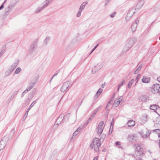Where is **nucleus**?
I'll return each mask as SVG.
<instances>
[{"label": "nucleus", "instance_id": "obj_53", "mask_svg": "<svg viewBox=\"0 0 160 160\" xmlns=\"http://www.w3.org/2000/svg\"><path fill=\"white\" fill-rule=\"evenodd\" d=\"M82 128L80 127H79L77 129V130H78V131L79 132H80L81 129H82Z\"/></svg>", "mask_w": 160, "mask_h": 160}, {"label": "nucleus", "instance_id": "obj_49", "mask_svg": "<svg viewBox=\"0 0 160 160\" xmlns=\"http://www.w3.org/2000/svg\"><path fill=\"white\" fill-rule=\"evenodd\" d=\"M113 101V99H112V98H111L110 99V100L108 102V104H111V103Z\"/></svg>", "mask_w": 160, "mask_h": 160}, {"label": "nucleus", "instance_id": "obj_58", "mask_svg": "<svg viewBox=\"0 0 160 160\" xmlns=\"http://www.w3.org/2000/svg\"><path fill=\"white\" fill-rule=\"evenodd\" d=\"M69 115H70L69 113L67 114L66 116L65 117H64V121L65 120V118H66V117H69Z\"/></svg>", "mask_w": 160, "mask_h": 160}, {"label": "nucleus", "instance_id": "obj_16", "mask_svg": "<svg viewBox=\"0 0 160 160\" xmlns=\"http://www.w3.org/2000/svg\"><path fill=\"white\" fill-rule=\"evenodd\" d=\"M101 68V67L100 66H99L98 65H97L96 66H95L92 68V72L93 74L95 73L96 72L98 71Z\"/></svg>", "mask_w": 160, "mask_h": 160}, {"label": "nucleus", "instance_id": "obj_64", "mask_svg": "<svg viewBox=\"0 0 160 160\" xmlns=\"http://www.w3.org/2000/svg\"><path fill=\"white\" fill-rule=\"evenodd\" d=\"M157 80L159 82H160V77H158L157 78Z\"/></svg>", "mask_w": 160, "mask_h": 160}, {"label": "nucleus", "instance_id": "obj_12", "mask_svg": "<svg viewBox=\"0 0 160 160\" xmlns=\"http://www.w3.org/2000/svg\"><path fill=\"white\" fill-rule=\"evenodd\" d=\"M151 133L148 131L147 130L146 131L144 130H141L140 134L142 137L143 138H147L148 137Z\"/></svg>", "mask_w": 160, "mask_h": 160}, {"label": "nucleus", "instance_id": "obj_9", "mask_svg": "<svg viewBox=\"0 0 160 160\" xmlns=\"http://www.w3.org/2000/svg\"><path fill=\"white\" fill-rule=\"evenodd\" d=\"M36 91V88H34L32 91V92L30 93L29 95V96L27 100H26V102H27L28 103L31 99L33 97Z\"/></svg>", "mask_w": 160, "mask_h": 160}, {"label": "nucleus", "instance_id": "obj_48", "mask_svg": "<svg viewBox=\"0 0 160 160\" xmlns=\"http://www.w3.org/2000/svg\"><path fill=\"white\" fill-rule=\"evenodd\" d=\"M91 121L88 119L86 122L85 123V125H87Z\"/></svg>", "mask_w": 160, "mask_h": 160}, {"label": "nucleus", "instance_id": "obj_39", "mask_svg": "<svg viewBox=\"0 0 160 160\" xmlns=\"http://www.w3.org/2000/svg\"><path fill=\"white\" fill-rule=\"evenodd\" d=\"M39 76H38L37 77H35L34 79V82H35L37 81V83L38 82V78Z\"/></svg>", "mask_w": 160, "mask_h": 160}, {"label": "nucleus", "instance_id": "obj_46", "mask_svg": "<svg viewBox=\"0 0 160 160\" xmlns=\"http://www.w3.org/2000/svg\"><path fill=\"white\" fill-rule=\"evenodd\" d=\"M102 89H101V88H100L98 91L97 92H98L99 93L101 94L102 92Z\"/></svg>", "mask_w": 160, "mask_h": 160}, {"label": "nucleus", "instance_id": "obj_54", "mask_svg": "<svg viewBox=\"0 0 160 160\" xmlns=\"http://www.w3.org/2000/svg\"><path fill=\"white\" fill-rule=\"evenodd\" d=\"M142 67V64H141L140 65V66H139V67L137 69H138V70L139 71L141 69Z\"/></svg>", "mask_w": 160, "mask_h": 160}, {"label": "nucleus", "instance_id": "obj_15", "mask_svg": "<svg viewBox=\"0 0 160 160\" xmlns=\"http://www.w3.org/2000/svg\"><path fill=\"white\" fill-rule=\"evenodd\" d=\"M64 116L65 115L64 113H62L61 114L60 116L57 119L56 121V123L58 122L59 124H60L63 120H64Z\"/></svg>", "mask_w": 160, "mask_h": 160}, {"label": "nucleus", "instance_id": "obj_25", "mask_svg": "<svg viewBox=\"0 0 160 160\" xmlns=\"http://www.w3.org/2000/svg\"><path fill=\"white\" fill-rule=\"evenodd\" d=\"M125 82V80H123L121 83L118 85V91H119L120 88L122 87Z\"/></svg>", "mask_w": 160, "mask_h": 160}, {"label": "nucleus", "instance_id": "obj_61", "mask_svg": "<svg viewBox=\"0 0 160 160\" xmlns=\"http://www.w3.org/2000/svg\"><path fill=\"white\" fill-rule=\"evenodd\" d=\"M79 132L78 130H76L74 132L77 135L78 133Z\"/></svg>", "mask_w": 160, "mask_h": 160}, {"label": "nucleus", "instance_id": "obj_27", "mask_svg": "<svg viewBox=\"0 0 160 160\" xmlns=\"http://www.w3.org/2000/svg\"><path fill=\"white\" fill-rule=\"evenodd\" d=\"M135 80L134 79H132L131 81H130L128 84V88H130L131 87L132 84L134 82Z\"/></svg>", "mask_w": 160, "mask_h": 160}, {"label": "nucleus", "instance_id": "obj_38", "mask_svg": "<svg viewBox=\"0 0 160 160\" xmlns=\"http://www.w3.org/2000/svg\"><path fill=\"white\" fill-rule=\"evenodd\" d=\"M155 124H159L160 125V119L159 118H157V120L156 121V122L155 123Z\"/></svg>", "mask_w": 160, "mask_h": 160}, {"label": "nucleus", "instance_id": "obj_18", "mask_svg": "<svg viewBox=\"0 0 160 160\" xmlns=\"http://www.w3.org/2000/svg\"><path fill=\"white\" fill-rule=\"evenodd\" d=\"M150 80L151 78L147 76H143L142 79V82L144 83H148L150 82Z\"/></svg>", "mask_w": 160, "mask_h": 160}, {"label": "nucleus", "instance_id": "obj_4", "mask_svg": "<svg viewBox=\"0 0 160 160\" xmlns=\"http://www.w3.org/2000/svg\"><path fill=\"white\" fill-rule=\"evenodd\" d=\"M38 42V39H36L35 41L32 42L30 45L29 48L28 50V52L30 54H32L34 52L37 46Z\"/></svg>", "mask_w": 160, "mask_h": 160}, {"label": "nucleus", "instance_id": "obj_13", "mask_svg": "<svg viewBox=\"0 0 160 160\" xmlns=\"http://www.w3.org/2000/svg\"><path fill=\"white\" fill-rule=\"evenodd\" d=\"M159 108V107L158 105L153 104L150 105V109L151 110H153L154 112L158 113V110Z\"/></svg>", "mask_w": 160, "mask_h": 160}, {"label": "nucleus", "instance_id": "obj_32", "mask_svg": "<svg viewBox=\"0 0 160 160\" xmlns=\"http://www.w3.org/2000/svg\"><path fill=\"white\" fill-rule=\"evenodd\" d=\"M141 75L140 74H138L137 77L136 78L135 80H137L135 85H136V84L138 83V81L139 79V77H140Z\"/></svg>", "mask_w": 160, "mask_h": 160}, {"label": "nucleus", "instance_id": "obj_14", "mask_svg": "<svg viewBox=\"0 0 160 160\" xmlns=\"http://www.w3.org/2000/svg\"><path fill=\"white\" fill-rule=\"evenodd\" d=\"M149 99V97L147 96L142 95L139 98V100L142 102H147Z\"/></svg>", "mask_w": 160, "mask_h": 160}, {"label": "nucleus", "instance_id": "obj_3", "mask_svg": "<svg viewBox=\"0 0 160 160\" xmlns=\"http://www.w3.org/2000/svg\"><path fill=\"white\" fill-rule=\"evenodd\" d=\"M53 0H46L42 3L43 6L41 7H38L35 11V13H38L42 10L46 8L48 5L52 2Z\"/></svg>", "mask_w": 160, "mask_h": 160}, {"label": "nucleus", "instance_id": "obj_43", "mask_svg": "<svg viewBox=\"0 0 160 160\" xmlns=\"http://www.w3.org/2000/svg\"><path fill=\"white\" fill-rule=\"evenodd\" d=\"M122 99H123V97H121L118 99L117 100L120 103V102L122 100Z\"/></svg>", "mask_w": 160, "mask_h": 160}, {"label": "nucleus", "instance_id": "obj_41", "mask_svg": "<svg viewBox=\"0 0 160 160\" xmlns=\"http://www.w3.org/2000/svg\"><path fill=\"white\" fill-rule=\"evenodd\" d=\"M82 12V11H80V10H79V11L77 14V17H79L81 16V13Z\"/></svg>", "mask_w": 160, "mask_h": 160}, {"label": "nucleus", "instance_id": "obj_63", "mask_svg": "<svg viewBox=\"0 0 160 160\" xmlns=\"http://www.w3.org/2000/svg\"><path fill=\"white\" fill-rule=\"evenodd\" d=\"M98 158L97 157H95L92 160H98Z\"/></svg>", "mask_w": 160, "mask_h": 160}, {"label": "nucleus", "instance_id": "obj_36", "mask_svg": "<svg viewBox=\"0 0 160 160\" xmlns=\"http://www.w3.org/2000/svg\"><path fill=\"white\" fill-rule=\"evenodd\" d=\"M30 109H28L26 112L25 113L24 116V118H26L27 117V116L28 115V113Z\"/></svg>", "mask_w": 160, "mask_h": 160}, {"label": "nucleus", "instance_id": "obj_29", "mask_svg": "<svg viewBox=\"0 0 160 160\" xmlns=\"http://www.w3.org/2000/svg\"><path fill=\"white\" fill-rule=\"evenodd\" d=\"M56 124V123L55 122L53 127V129L54 131L56 130L57 129L58 126V125L59 124L58 122Z\"/></svg>", "mask_w": 160, "mask_h": 160}, {"label": "nucleus", "instance_id": "obj_8", "mask_svg": "<svg viewBox=\"0 0 160 160\" xmlns=\"http://www.w3.org/2000/svg\"><path fill=\"white\" fill-rule=\"evenodd\" d=\"M12 5H9L7 8L5 9L4 13L2 17L3 18H5L8 15L10 12L11 11Z\"/></svg>", "mask_w": 160, "mask_h": 160}, {"label": "nucleus", "instance_id": "obj_1", "mask_svg": "<svg viewBox=\"0 0 160 160\" xmlns=\"http://www.w3.org/2000/svg\"><path fill=\"white\" fill-rule=\"evenodd\" d=\"M137 41V39L134 37H132L128 39L127 40V43L126 45V47L123 49L124 51L126 52L129 50Z\"/></svg>", "mask_w": 160, "mask_h": 160}, {"label": "nucleus", "instance_id": "obj_21", "mask_svg": "<svg viewBox=\"0 0 160 160\" xmlns=\"http://www.w3.org/2000/svg\"><path fill=\"white\" fill-rule=\"evenodd\" d=\"M87 3L88 2H82L80 6L79 10L81 11H82V10H83L84 9Z\"/></svg>", "mask_w": 160, "mask_h": 160}, {"label": "nucleus", "instance_id": "obj_11", "mask_svg": "<svg viewBox=\"0 0 160 160\" xmlns=\"http://www.w3.org/2000/svg\"><path fill=\"white\" fill-rule=\"evenodd\" d=\"M134 12L132 10H130L128 11L127 14L125 17V20L127 22L130 19V18L133 16Z\"/></svg>", "mask_w": 160, "mask_h": 160}, {"label": "nucleus", "instance_id": "obj_51", "mask_svg": "<svg viewBox=\"0 0 160 160\" xmlns=\"http://www.w3.org/2000/svg\"><path fill=\"white\" fill-rule=\"evenodd\" d=\"M76 134L75 133V132H74L73 134V135L72 138V139L73 138H74L76 136Z\"/></svg>", "mask_w": 160, "mask_h": 160}, {"label": "nucleus", "instance_id": "obj_47", "mask_svg": "<svg viewBox=\"0 0 160 160\" xmlns=\"http://www.w3.org/2000/svg\"><path fill=\"white\" fill-rule=\"evenodd\" d=\"M99 110V109L97 108L95 109L93 113H95L96 114V113Z\"/></svg>", "mask_w": 160, "mask_h": 160}, {"label": "nucleus", "instance_id": "obj_23", "mask_svg": "<svg viewBox=\"0 0 160 160\" xmlns=\"http://www.w3.org/2000/svg\"><path fill=\"white\" fill-rule=\"evenodd\" d=\"M12 72V71H11L10 69H8L5 72V76L6 77L8 76L11 74Z\"/></svg>", "mask_w": 160, "mask_h": 160}, {"label": "nucleus", "instance_id": "obj_40", "mask_svg": "<svg viewBox=\"0 0 160 160\" xmlns=\"http://www.w3.org/2000/svg\"><path fill=\"white\" fill-rule=\"evenodd\" d=\"M28 91H27V89L26 90H25L24 91H23L21 97H23L24 96V95L25 94V93H27L28 92Z\"/></svg>", "mask_w": 160, "mask_h": 160}, {"label": "nucleus", "instance_id": "obj_5", "mask_svg": "<svg viewBox=\"0 0 160 160\" xmlns=\"http://www.w3.org/2000/svg\"><path fill=\"white\" fill-rule=\"evenodd\" d=\"M151 90L152 92L154 94L160 93V84H154L152 86L151 88Z\"/></svg>", "mask_w": 160, "mask_h": 160}, {"label": "nucleus", "instance_id": "obj_35", "mask_svg": "<svg viewBox=\"0 0 160 160\" xmlns=\"http://www.w3.org/2000/svg\"><path fill=\"white\" fill-rule=\"evenodd\" d=\"M36 101H34L30 105L28 109L30 110L31 108H32L33 107V106L34 105V104L36 103Z\"/></svg>", "mask_w": 160, "mask_h": 160}, {"label": "nucleus", "instance_id": "obj_28", "mask_svg": "<svg viewBox=\"0 0 160 160\" xmlns=\"http://www.w3.org/2000/svg\"><path fill=\"white\" fill-rule=\"evenodd\" d=\"M21 71V68L20 67H18L16 69V70L14 72V73L16 74H18Z\"/></svg>", "mask_w": 160, "mask_h": 160}, {"label": "nucleus", "instance_id": "obj_45", "mask_svg": "<svg viewBox=\"0 0 160 160\" xmlns=\"http://www.w3.org/2000/svg\"><path fill=\"white\" fill-rule=\"evenodd\" d=\"M112 131H113V129H112V128H110L109 130V134L110 135L112 133Z\"/></svg>", "mask_w": 160, "mask_h": 160}, {"label": "nucleus", "instance_id": "obj_17", "mask_svg": "<svg viewBox=\"0 0 160 160\" xmlns=\"http://www.w3.org/2000/svg\"><path fill=\"white\" fill-rule=\"evenodd\" d=\"M19 60H16L15 61L14 63L11 66L10 69L12 72L13 71V70L16 68L17 66L18 63L19 62Z\"/></svg>", "mask_w": 160, "mask_h": 160}, {"label": "nucleus", "instance_id": "obj_31", "mask_svg": "<svg viewBox=\"0 0 160 160\" xmlns=\"http://www.w3.org/2000/svg\"><path fill=\"white\" fill-rule=\"evenodd\" d=\"M50 39V38L49 37H48L45 38L44 42L45 43V45H46L48 43V42Z\"/></svg>", "mask_w": 160, "mask_h": 160}, {"label": "nucleus", "instance_id": "obj_50", "mask_svg": "<svg viewBox=\"0 0 160 160\" xmlns=\"http://www.w3.org/2000/svg\"><path fill=\"white\" fill-rule=\"evenodd\" d=\"M113 125L114 122H111V126L110 128H111L112 129H113Z\"/></svg>", "mask_w": 160, "mask_h": 160}, {"label": "nucleus", "instance_id": "obj_10", "mask_svg": "<svg viewBox=\"0 0 160 160\" xmlns=\"http://www.w3.org/2000/svg\"><path fill=\"white\" fill-rule=\"evenodd\" d=\"M7 142V141L5 138H3L0 142V150L2 149L5 147Z\"/></svg>", "mask_w": 160, "mask_h": 160}, {"label": "nucleus", "instance_id": "obj_24", "mask_svg": "<svg viewBox=\"0 0 160 160\" xmlns=\"http://www.w3.org/2000/svg\"><path fill=\"white\" fill-rule=\"evenodd\" d=\"M134 136L132 135H129L128 137V141L130 142H132L133 140Z\"/></svg>", "mask_w": 160, "mask_h": 160}, {"label": "nucleus", "instance_id": "obj_34", "mask_svg": "<svg viewBox=\"0 0 160 160\" xmlns=\"http://www.w3.org/2000/svg\"><path fill=\"white\" fill-rule=\"evenodd\" d=\"M95 115V113H92V115L90 117L88 118L89 120H90L91 121L92 120V119L93 118L94 116Z\"/></svg>", "mask_w": 160, "mask_h": 160}, {"label": "nucleus", "instance_id": "obj_20", "mask_svg": "<svg viewBox=\"0 0 160 160\" xmlns=\"http://www.w3.org/2000/svg\"><path fill=\"white\" fill-rule=\"evenodd\" d=\"M128 126L130 127H132L135 125V122L133 120H130L128 122Z\"/></svg>", "mask_w": 160, "mask_h": 160}, {"label": "nucleus", "instance_id": "obj_59", "mask_svg": "<svg viewBox=\"0 0 160 160\" xmlns=\"http://www.w3.org/2000/svg\"><path fill=\"white\" fill-rule=\"evenodd\" d=\"M99 96H98V95H97L95 94V96H94V99H96Z\"/></svg>", "mask_w": 160, "mask_h": 160}, {"label": "nucleus", "instance_id": "obj_30", "mask_svg": "<svg viewBox=\"0 0 160 160\" xmlns=\"http://www.w3.org/2000/svg\"><path fill=\"white\" fill-rule=\"evenodd\" d=\"M103 131V129H97V132L98 135L99 136L102 133Z\"/></svg>", "mask_w": 160, "mask_h": 160}, {"label": "nucleus", "instance_id": "obj_33", "mask_svg": "<svg viewBox=\"0 0 160 160\" xmlns=\"http://www.w3.org/2000/svg\"><path fill=\"white\" fill-rule=\"evenodd\" d=\"M120 102L118 101H115L114 102V105L115 106V107H117L119 104Z\"/></svg>", "mask_w": 160, "mask_h": 160}, {"label": "nucleus", "instance_id": "obj_52", "mask_svg": "<svg viewBox=\"0 0 160 160\" xmlns=\"http://www.w3.org/2000/svg\"><path fill=\"white\" fill-rule=\"evenodd\" d=\"M139 72V70H138V69H137L136 71H135L134 73L135 74H137Z\"/></svg>", "mask_w": 160, "mask_h": 160}, {"label": "nucleus", "instance_id": "obj_42", "mask_svg": "<svg viewBox=\"0 0 160 160\" xmlns=\"http://www.w3.org/2000/svg\"><path fill=\"white\" fill-rule=\"evenodd\" d=\"M104 124V121H101L99 124L98 125L99 126L102 127L103 124Z\"/></svg>", "mask_w": 160, "mask_h": 160}, {"label": "nucleus", "instance_id": "obj_7", "mask_svg": "<svg viewBox=\"0 0 160 160\" xmlns=\"http://www.w3.org/2000/svg\"><path fill=\"white\" fill-rule=\"evenodd\" d=\"M134 147L136 148V151L138 154L139 156L142 155L144 153L143 150L142 148H141L138 144H135Z\"/></svg>", "mask_w": 160, "mask_h": 160}, {"label": "nucleus", "instance_id": "obj_57", "mask_svg": "<svg viewBox=\"0 0 160 160\" xmlns=\"http://www.w3.org/2000/svg\"><path fill=\"white\" fill-rule=\"evenodd\" d=\"M158 114H159L160 115V108H159V109L158 110Z\"/></svg>", "mask_w": 160, "mask_h": 160}, {"label": "nucleus", "instance_id": "obj_19", "mask_svg": "<svg viewBox=\"0 0 160 160\" xmlns=\"http://www.w3.org/2000/svg\"><path fill=\"white\" fill-rule=\"evenodd\" d=\"M37 83V81L35 82H31L29 83L28 86V87L27 90V91H29Z\"/></svg>", "mask_w": 160, "mask_h": 160}, {"label": "nucleus", "instance_id": "obj_55", "mask_svg": "<svg viewBox=\"0 0 160 160\" xmlns=\"http://www.w3.org/2000/svg\"><path fill=\"white\" fill-rule=\"evenodd\" d=\"M4 53V51L2 50H1L0 51V57L2 56V53Z\"/></svg>", "mask_w": 160, "mask_h": 160}, {"label": "nucleus", "instance_id": "obj_6", "mask_svg": "<svg viewBox=\"0 0 160 160\" xmlns=\"http://www.w3.org/2000/svg\"><path fill=\"white\" fill-rule=\"evenodd\" d=\"M72 84L70 85V82L69 81L65 82L63 84L61 88V91L62 92H65L68 88V87H70L72 85Z\"/></svg>", "mask_w": 160, "mask_h": 160}, {"label": "nucleus", "instance_id": "obj_62", "mask_svg": "<svg viewBox=\"0 0 160 160\" xmlns=\"http://www.w3.org/2000/svg\"><path fill=\"white\" fill-rule=\"evenodd\" d=\"M79 132L78 130H76L74 132L77 135L78 133Z\"/></svg>", "mask_w": 160, "mask_h": 160}, {"label": "nucleus", "instance_id": "obj_56", "mask_svg": "<svg viewBox=\"0 0 160 160\" xmlns=\"http://www.w3.org/2000/svg\"><path fill=\"white\" fill-rule=\"evenodd\" d=\"M116 145H120V142L119 141H117L116 143Z\"/></svg>", "mask_w": 160, "mask_h": 160}, {"label": "nucleus", "instance_id": "obj_60", "mask_svg": "<svg viewBox=\"0 0 160 160\" xmlns=\"http://www.w3.org/2000/svg\"><path fill=\"white\" fill-rule=\"evenodd\" d=\"M79 132L78 130H76L74 132L77 135L78 133Z\"/></svg>", "mask_w": 160, "mask_h": 160}, {"label": "nucleus", "instance_id": "obj_44", "mask_svg": "<svg viewBox=\"0 0 160 160\" xmlns=\"http://www.w3.org/2000/svg\"><path fill=\"white\" fill-rule=\"evenodd\" d=\"M116 13L115 12H114L112 14L110 15V17L112 18H113L115 16V15Z\"/></svg>", "mask_w": 160, "mask_h": 160}, {"label": "nucleus", "instance_id": "obj_22", "mask_svg": "<svg viewBox=\"0 0 160 160\" xmlns=\"http://www.w3.org/2000/svg\"><path fill=\"white\" fill-rule=\"evenodd\" d=\"M137 24L133 23L131 26V29L132 32L135 31L137 27Z\"/></svg>", "mask_w": 160, "mask_h": 160}, {"label": "nucleus", "instance_id": "obj_26", "mask_svg": "<svg viewBox=\"0 0 160 160\" xmlns=\"http://www.w3.org/2000/svg\"><path fill=\"white\" fill-rule=\"evenodd\" d=\"M153 132H156L158 134V136L159 138L160 137V130L159 129H156L154 130Z\"/></svg>", "mask_w": 160, "mask_h": 160}, {"label": "nucleus", "instance_id": "obj_2", "mask_svg": "<svg viewBox=\"0 0 160 160\" xmlns=\"http://www.w3.org/2000/svg\"><path fill=\"white\" fill-rule=\"evenodd\" d=\"M101 146V142L99 139L96 138L93 139L90 145V148L91 149L94 148V150L97 152L99 150V148Z\"/></svg>", "mask_w": 160, "mask_h": 160}, {"label": "nucleus", "instance_id": "obj_37", "mask_svg": "<svg viewBox=\"0 0 160 160\" xmlns=\"http://www.w3.org/2000/svg\"><path fill=\"white\" fill-rule=\"evenodd\" d=\"M7 0H5L2 4L0 7V10L4 8V5L6 3Z\"/></svg>", "mask_w": 160, "mask_h": 160}]
</instances>
